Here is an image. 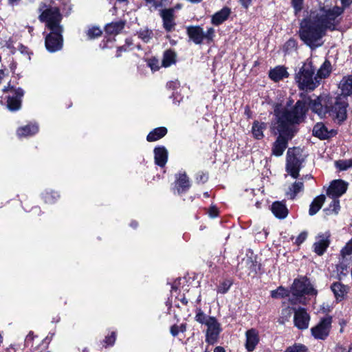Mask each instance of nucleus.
<instances>
[{
	"label": "nucleus",
	"instance_id": "obj_20",
	"mask_svg": "<svg viewBox=\"0 0 352 352\" xmlns=\"http://www.w3.org/2000/svg\"><path fill=\"white\" fill-rule=\"evenodd\" d=\"M155 162L157 165L164 167L168 160V151L164 146L156 147L154 149Z\"/></svg>",
	"mask_w": 352,
	"mask_h": 352
},
{
	"label": "nucleus",
	"instance_id": "obj_4",
	"mask_svg": "<svg viewBox=\"0 0 352 352\" xmlns=\"http://www.w3.org/2000/svg\"><path fill=\"white\" fill-rule=\"evenodd\" d=\"M41 21L45 22L51 32L45 37V47L50 52L60 50L63 45L62 28L60 26L61 15L56 8L45 10L40 15Z\"/></svg>",
	"mask_w": 352,
	"mask_h": 352
},
{
	"label": "nucleus",
	"instance_id": "obj_62",
	"mask_svg": "<svg viewBox=\"0 0 352 352\" xmlns=\"http://www.w3.org/2000/svg\"><path fill=\"white\" fill-rule=\"evenodd\" d=\"M30 337V333L28 336H27V339H29Z\"/></svg>",
	"mask_w": 352,
	"mask_h": 352
},
{
	"label": "nucleus",
	"instance_id": "obj_12",
	"mask_svg": "<svg viewBox=\"0 0 352 352\" xmlns=\"http://www.w3.org/2000/svg\"><path fill=\"white\" fill-rule=\"evenodd\" d=\"M245 347L248 352L253 351L260 341L258 331L254 328H251L245 332Z\"/></svg>",
	"mask_w": 352,
	"mask_h": 352
},
{
	"label": "nucleus",
	"instance_id": "obj_54",
	"mask_svg": "<svg viewBox=\"0 0 352 352\" xmlns=\"http://www.w3.org/2000/svg\"><path fill=\"white\" fill-rule=\"evenodd\" d=\"M214 352H226L225 349L221 346H217L214 349Z\"/></svg>",
	"mask_w": 352,
	"mask_h": 352
},
{
	"label": "nucleus",
	"instance_id": "obj_45",
	"mask_svg": "<svg viewBox=\"0 0 352 352\" xmlns=\"http://www.w3.org/2000/svg\"><path fill=\"white\" fill-rule=\"evenodd\" d=\"M116 341V333L115 332H112L110 336H107L105 338L104 342L107 345L111 346L114 344Z\"/></svg>",
	"mask_w": 352,
	"mask_h": 352
},
{
	"label": "nucleus",
	"instance_id": "obj_17",
	"mask_svg": "<svg viewBox=\"0 0 352 352\" xmlns=\"http://www.w3.org/2000/svg\"><path fill=\"white\" fill-rule=\"evenodd\" d=\"M190 186V181L186 173H180L176 175L175 188L178 193L186 192Z\"/></svg>",
	"mask_w": 352,
	"mask_h": 352
},
{
	"label": "nucleus",
	"instance_id": "obj_28",
	"mask_svg": "<svg viewBox=\"0 0 352 352\" xmlns=\"http://www.w3.org/2000/svg\"><path fill=\"white\" fill-rule=\"evenodd\" d=\"M167 133V129L165 127H158L151 131L147 137L146 140L148 142H154L163 138Z\"/></svg>",
	"mask_w": 352,
	"mask_h": 352
},
{
	"label": "nucleus",
	"instance_id": "obj_13",
	"mask_svg": "<svg viewBox=\"0 0 352 352\" xmlns=\"http://www.w3.org/2000/svg\"><path fill=\"white\" fill-rule=\"evenodd\" d=\"M12 95H9L8 98V107L11 111H16L21 108V98L24 95L22 89L18 88L12 91Z\"/></svg>",
	"mask_w": 352,
	"mask_h": 352
},
{
	"label": "nucleus",
	"instance_id": "obj_9",
	"mask_svg": "<svg viewBox=\"0 0 352 352\" xmlns=\"http://www.w3.org/2000/svg\"><path fill=\"white\" fill-rule=\"evenodd\" d=\"M348 188V184L342 179H336L331 182L327 190V195L331 198H338L344 195Z\"/></svg>",
	"mask_w": 352,
	"mask_h": 352
},
{
	"label": "nucleus",
	"instance_id": "obj_44",
	"mask_svg": "<svg viewBox=\"0 0 352 352\" xmlns=\"http://www.w3.org/2000/svg\"><path fill=\"white\" fill-rule=\"evenodd\" d=\"M307 233L306 232H301L296 238V244L298 245H300L302 243H303L305 239H307Z\"/></svg>",
	"mask_w": 352,
	"mask_h": 352
},
{
	"label": "nucleus",
	"instance_id": "obj_59",
	"mask_svg": "<svg viewBox=\"0 0 352 352\" xmlns=\"http://www.w3.org/2000/svg\"><path fill=\"white\" fill-rule=\"evenodd\" d=\"M182 302L184 304V305H186L188 303V300L186 299V298H183L182 299Z\"/></svg>",
	"mask_w": 352,
	"mask_h": 352
},
{
	"label": "nucleus",
	"instance_id": "obj_49",
	"mask_svg": "<svg viewBox=\"0 0 352 352\" xmlns=\"http://www.w3.org/2000/svg\"><path fill=\"white\" fill-rule=\"evenodd\" d=\"M239 2L242 7H243L245 9H248L252 3V0H239Z\"/></svg>",
	"mask_w": 352,
	"mask_h": 352
},
{
	"label": "nucleus",
	"instance_id": "obj_7",
	"mask_svg": "<svg viewBox=\"0 0 352 352\" xmlns=\"http://www.w3.org/2000/svg\"><path fill=\"white\" fill-rule=\"evenodd\" d=\"M331 317H325L311 329V335L317 340H324L329 334L331 328Z\"/></svg>",
	"mask_w": 352,
	"mask_h": 352
},
{
	"label": "nucleus",
	"instance_id": "obj_5",
	"mask_svg": "<svg viewBox=\"0 0 352 352\" xmlns=\"http://www.w3.org/2000/svg\"><path fill=\"white\" fill-rule=\"evenodd\" d=\"M315 69L311 62L303 64L296 75V81L300 89L314 90L318 85V80L314 76Z\"/></svg>",
	"mask_w": 352,
	"mask_h": 352
},
{
	"label": "nucleus",
	"instance_id": "obj_40",
	"mask_svg": "<svg viewBox=\"0 0 352 352\" xmlns=\"http://www.w3.org/2000/svg\"><path fill=\"white\" fill-rule=\"evenodd\" d=\"M204 39L207 41V43H210L213 40V37L214 36V30L213 28H208L206 32H204Z\"/></svg>",
	"mask_w": 352,
	"mask_h": 352
},
{
	"label": "nucleus",
	"instance_id": "obj_16",
	"mask_svg": "<svg viewBox=\"0 0 352 352\" xmlns=\"http://www.w3.org/2000/svg\"><path fill=\"white\" fill-rule=\"evenodd\" d=\"M173 9L163 10L161 12V16L163 19L164 28L168 32H170L175 25V23L174 22L173 19Z\"/></svg>",
	"mask_w": 352,
	"mask_h": 352
},
{
	"label": "nucleus",
	"instance_id": "obj_19",
	"mask_svg": "<svg viewBox=\"0 0 352 352\" xmlns=\"http://www.w3.org/2000/svg\"><path fill=\"white\" fill-rule=\"evenodd\" d=\"M231 14V10L228 7H223L212 16L211 22L214 25H219L228 19Z\"/></svg>",
	"mask_w": 352,
	"mask_h": 352
},
{
	"label": "nucleus",
	"instance_id": "obj_6",
	"mask_svg": "<svg viewBox=\"0 0 352 352\" xmlns=\"http://www.w3.org/2000/svg\"><path fill=\"white\" fill-rule=\"evenodd\" d=\"M291 297L289 301L292 304L305 303L304 295L316 296L317 291L306 280L296 279L291 287Z\"/></svg>",
	"mask_w": 352,
	"mask_h": 352
},
{
	"label": "nucleus",
	"instance_id": "obj_11",
	"mask_svg": "<svg viewBox=\"0 0 352 352\" xmlns=\"http://www.w3.org/2000/svg\"><path fill=\"white\" fill-rule=\"evenodd\" d=\"M294 325L299 329H306L309 327V315L303 308L294 309Z\"/></svg>",
	"mask_w": 352,
	"mask_h": 352
},
{
	"label": "nucleus",
	"instance_id": "obj_27",
	"mask_svg": "<svg viewBox=\"0 0 352 352\" xmlns=\"http://www.w3.org/2000/svg\"><path fill=\"white\" fill-rule=\"evenodd\" d=\"M325 201V196L323 195L316 197L311 203L309 210V214L311 216L316 214L322 206Z\"/></svg>",
	"mask_w": 352,
	"mask_h": 352
},
{
	"label": "nucleus",
	"instance_id": "obj_3",
	"mask_svg": "<svg viewBox=\"0 0 352 352\" xmlns=\"http://www.w3.org/2000/svg\"><path fill=\"white\" fill-rule=\"evenodd\" d=\"M305 107L303 116L309 107L313 112L317 113L320 118H323L327 113L339 122L344 121L346 118V108L348 102L344 97H338L333 102L331 98L327 96H318L315 98H307L304 100H298ZM304 117H302V119Z\"/></svg>",
	"mask_w": 352,
	"mask_h": 352
},
{
	"label": "nucleus",
	"instance_id": "obj_1",
	"mask_svg": "<svg viewBox=\"0 0 352 352\" xmlns=\"http://www.w3.org/2000/svg\"><path fill=\"white\" fill-rule=\"evenodd\" d=\"M342 12L343 9L338 6L311 11L300 23V39L312 49L321 46L322 38L327 30L332 31L336 28Z\"/></svg>",
	"mask_w": 352,
	"mask_h": 352
},
{
	"label": "nucleus",
	"instance_id": "obj_42",
	"mask_svg": "<svg viewBox=\"0 0 352 352\" xmlns=\"http://www.w3.org/2000/svg\"><path fill=\"white\" fill-rule=\"evenodd\" d=\"M59 197L57 192H53L51 194L46 193L44 196L45 201L47 203H52Z\"/></svg>",
	"mask_w": 352,
	"mask_h": 352
},
{
	"label": "nucleus",
	"instance_id": "obj_56",
	"mask_svg": "<svg viewBox=\"0 0 352 352\" xmlns=\"http://www.w3.org/2000/svg\"><path fill=\"white\" fill-rule=\"evenodd\" d=\"M284 312H286V313L288 314V316H289V317H290L291 314H292V313H291V309H289V308H287V309H285L283 311V314Z\"/></svg>",
	"mask_w": 352,
	"mask_h": 352
},
{
	"label": "nucleus",
	"instance_id": "obj_30",
	"mask_svg": "<svg viewBox=\"0 0 352 352\" xmlns=\"http://www.w3.org/2000/svg\"><path fill=\"white\" fill-rule=\"evenodd\" d=\"M176 62V54L174 51L168 50L164 52L162 62V66L168 67Z\"/></svg>",
	"mask_w": 352,
	"mask_h": 352
},
{
	"label": "nucleus",
	"instance_id": "obj_32",
	"mask_svg": "<svg viewBox=\"0 0 352 352\" xmlns=\"http://www.w3.org/2000/svg\"><path fill=\"white\" fill-rule=\"evenodd\" d=\"M331 289L334 294L336 298H342L346 294L347 290L346 286L340 283H335L331 286Z\"/></svg>",
	"mask_w": 352,
	"mask_h": 352
},
{
	"label": "nucleus",
	"instance_id": "obj_57",
	"mask_svg": "<svg viewBox=\"0 0 352 352\" xmlns=\"http://www.w3.org/2000/svg\"><path fill=\"white\" fill-rule=\"evenodd\" d=\"M122 50L125 51V50H126V49H125V48H124V47H121L118 48V53H117L116 56H120V55L119 52L122 51Z\"/></svg>",
	"mask_w": 352,
	"mask_h": 352
},
{
	"label": "nucleus",
	"instance_id": "obj_50",
	"mask_svg": "<svg viewBox=\"0 0 352 352\" xmlns=\"http://www.w3.org/2000/svg\"><path fill=\"white\" fill-rule=\"evenodd\" d=\"M179 332V327L177 325H173L170 327V333L173 336H176L178 335Z\"/></svg>",
	"mask_w": 352,
	"mask_h": 352
},
{
	"label": "nucleus",
	"instance_id": "obj_37",
	"mask_svg": "<svg viewBox=\"0 0 352 352\" xmlns=\"http://www.w3.org/2000/svg\"><path fill=\"white\" fill-rule=\"evenodd\" d=\"M102 34L101 30L98 27H93L88 30L87 36L89 38H95L100 36Z\"/></svg>",
	"mask_w": 352,
	"mask_h": 352
},
{
	"label": "nucleus",
	"instance_id": "obj_35",
	"mask_svg": "<svg viewBox=\"0 0 352 352\" xmlns=\"http://www.w3.org/2000/svg\"><path fill=\"white\" fill-rule=\"evenodd\" d=\"M214 318V317L206 316L201 310H199L195 316V319L198 322L204 324L206 325L208 324V321H209V319H213Z\"/></svg>",
	"mask_w": 352,
	"mask_h": 352
},
{
	"label": "nucleus",
	"instance_id": "obj_60",
	"mask_svg": "<svg viewBox=\"0 0 352 352\" xmlns=\"http://www.w3.org/2000/svg\"><path fill=\"white\" fill-rule=\"evenodd\" d=\"M348 352H352V344L351 345Z\"/></svg>",
	"mask_w": 352,
	"mask_h": 352
},
{
	"label": "nucleus",
	"instance_id": "obj_51",
	"mask_svg": "<svg viewBox=\"0 0 352 352\" xmlns=\"http://www.w3.org/2000/svg\"><path fill=\"white\" fill-rule=\"evenodd\" d=\"M197 179L203 183L206 182L208 179V176L206 174L201 173L197 175Z\"/></svg>",
	"mask_w": 352,
	"mask_h": 352
},
{
	"label": "nucleus",
	"instance_id": "obj_58",
	"mask_svg": "<svg viewBox=\"0 0 352 352\" xmlns=\"http://www.w3.org/2000/svg\"><path fill=\"white\" fill-rule=\"evenodd\" d=\"M138 223L136 222H131V226L133 228L137 226Z\"/></svg>",
	"mask_w": 352,
	"mask_h": 352
},
{
	"label": "nucleus",
	"instance_id": "obj_8",
	"mask_svg": "<svg viewBox=\"0 0 352 352\" xmlns=\"http://www.w3.org/2000/svg\"><path fill=\"white\" fill-rule=\"evenodd\" d=\"M302 162L294 154V150L289 148L287 153L286 171L293 178L296 179L299 176Z\"/></svg>",
	"mask_w": 352,
	"mask_h": 352
},
{
	"label": "nucleus",
	"instance_id": "obj_21",
	"mask_svg": "<svg viewBox=\"0 0 352 352\" xmlns=\"http://www.w3.org/2000/svg\"><path fill=\"white\" fill-rule=\"evenodd\" d=\"M289 74L287 69L283 66H277L274 69H271L269 72L270 78L275 81L278 82L288 76Z\"/></svg>",
	"mask_w": 352,
	"mask_h": 352
},
{
	"label": "nucleus",
	"instance_id": "obj_43",
	"mask_svg": "<svg viewBox=\"0 0 352 352\" xmlns=\"http://www.w3.org/2000/svg\"><path fill=\"white\" fill-rule=\"evenodd\" d=\"M139 36L146 43L148 42L151 38V32L148 30H143L140 32Z\"/></svg>",
	"mask_w": 352,
	"mask_h": 352
},
{
	"label": "nucleus",
	"instance_id": "obj_39",
	"mask_svg": "<svg viewBox=\"0 0 352 352\" xmlns=\"http://www.w3.org/2000/svg\"><path fill=\"white\" fill-rule=\"evenodd\" d=\"M332 199H333L332 203L329 205V208L328 209V210L331 211L332 212L337 214L340 208V201L338 200V198H332Z\"/></svg>",
	"mask_w": 352,
	"mask_h": 352
},
{
	"label": "nucleus",
	"instance_id": "obj_18",
	"mask_svg": "<svg viewBox=\"0 0 352 352\" xmlns=\"http://www.w3.org/2000/svg\"><path fill=\"white\" fill-rule=\"evenodd\" d=\"M339 88L342 92L340 97H344L348 102L346 96L352 95V76L343 77L339 84Z\"/></svg>",
	"mask_w": 352,
	"mask_h": 352
},
{
	"label": "nucleus",
	"instance_id": "obj_55",
	"mask_svg": "<svg viewBox=\"0 0 352 352\" xmlns=\"http://www.w3.org/2000/svg\"><path fill=\"white\" fill-rule=\"evenodd\" d=\"M19 1V0H8L9 3L12 6L16 5Z\"/></svg>",
	"mask_w": 352,
	"mask_h": 352
},
{
	"label": "nucleus",
	"instance_id": "obj_22",
	"mask_svg": "<svg viewBox=\"0 0 352 352\" xmlns=\"http://www.w3.org/2000/svg\"><path fill=\"white\" fill-rule=\"evenodd\" d=\"M272 212L278 219H284L288 214V210L286 206L280 201H276L272 204Z\"/></svg>",
	"mask_w": 352,
	"mask_h": 352
},
{
	"label": "nucleus",
	"instance_id": "obj_31",
	"mask_svg": "<svg viewBox=\"0 0 352 352\" xmlns=\"http://www.w3.org/2000/svg\"><path fill=\"white\" fill-rule=\"evenodd\" d=\"M124 27V23L122 21L113 22L106 25L105 31L109 34H118Z\"/></svg>",
	"mask_w": 352,
	"mask_h": 352
},
{
	"label": "nucleus",
	"instance_id": "obj_29",
	"mask_svg": "<svg viewBox=\"0 0 352 352\" xmlns=\"http://www.w3.org/2000/svg\"><path fill=\"white\" fill-rule=\"evenodd\" d=\"M266 127V124L264 122H259L258 121L254 122L252 128V132L254 137L258 140L263 138V131Z\"/></svg>",
	"mask_w": 352,
	"mask_h": 352
},
{
	"label": "nucleus",
	"instance_id": "obj_52",
	"mask_svg": "<svg viewBox=\"0 0 352 352\" xmlns=\"http://www.w3.org/2000/svg\"><path fill=\"white\" fill-rule=\"evenodd\" d=\"M147 3L152 4L155 8L161 6V3L157 2V0H145Z\"/></svg>",
	"mask_w": 352,
	"mask_h": 352
},
{
	"label": "nucleus",
	"instance_id": "obj_26",
	"mask_svg": "<svg viewBox=\"0 0 352 352\" xmlns=\"http://www.w3.org/2000/svg\"><path fill=\"white\" fill-rule=\"evenodd\" d=\"M313 135L320 139H327L331 136L330 132L322 123H317L313 129Z\"/></svg>",
	"mask_w": 352,
	"mask_h": 352
},
{
	"label": "nucleus",
	"instance_id": "obj_10",
	"mask_svg": "<svg viewBox=\"0 0 352 352\" xmlns=\"http://www.w3.org/2000/svg\"><path fill=\"white\" fill-rule=\"evenodd\" d=\"M206 340L209 344H214L221 331V325L215 318L208 321Z\"/></svg>",
	"mask_w": 352,
	"mask_h": 352
},
{
	"label": "nucleus",
	"instance_id": "obj_14",
	"mask_svg": "<svg viewBox=\"0 0 352 352\" xmlns=\"http://www.w3.org/2000/svg\"><path fill=\"white\" fill-rule=\"evenodd\" d=\"M329 233L320 234L317 236L316 241L314 244V252L318 255H322L329 245Z\"/></svg>",
	"mask_w": 352,
	"mask_h": 352
},
{
	"label": "nucleus",
	"instance_id": "obj_47",
	"mask_svg": "<svg viewBox=\"0 0 352 352\" xmlns=\"http://www.w3.org/2000/svg\"><path fill=\"white\" fill-rule=\"evenodd\" d=\"M293 6L296 12L302 9V0H292Z\"/></svg>",
	"mask_w": 352,
	"mask_h": 352
},
{
	"label": "nucleus",
	"instance_id": "obj_46",
	"mask_svg": "<svg viewBox=\"0 0 352 352\" xmlns=\"http://www.w3.org/2000/svg\"><path fill=\"white\" fill-rule=\"evenodd\" d=\"M342 252L343 254H350L352 253V239L346 243Z\"/></svg>",
	"mask_w": 352,
	"mask_h": 352
},
{
	"label": "nucleus",
	"instance_id": "obj_61",
	"mask_svg": "<svg viewBox=\"0 0 352 352\" xmlns=\"http://www.w3.org/2000/svg\"><path fill=\"white\" fill-rule=\"evenodd\" d=\"M3 74V72L0 71V78H2Z\"/></svg>",
	"mask_w": 352,
	"mask_h": 352
},
{
	"label": "nucleus",
	"instance_id": "obj_25",
	"mask_svg": "<svg viewBox=\"0 0 352 352\" xmlns=\"http://www.w3.org/2000/svg\"><path fill=\"white\" fill-rule=\"evenodd\" d=\"M331 72V65L329 60H325L320 66L315 76L316 79L318 80V85L322 79L328 77Z\"/></svg>",
	"mask_w": 352,
	"mask_h": 352
},
{
	"label": "nucleus",
	"instance_id": "obj_36",
	"mask_svg": "<svg viewBox=\"0 0 352 352\" xmlns=\"http://www.w3.org/2000/svg\"><path fill=\"white\" fill-rule=\"evenodd\" d=\"M232 283L229 280H225L223 283H221L217 289V292L221 294H226L231 287Z\"/></svg>",
	"mask_w": 352,
	"mask_h": 352
},
{
	"label": "nucleus",
	"instance_id": "obj_53",
	"mask_svg": "<svg viewBox=\"0 0 352 352\" xmlns=\"http://www.w3.org/2000/svg\"><path fill=\"white\" fill-rule=\"evenodd\" d=\"M343 6H349L351 3L352 0H340Z\"/></svg>",
	"mask_w": 352,
	"mask_h": 352
},
{
	"label": "nucleus",
	"instance_id": "obj_34",
	"mask_svg": "<svg viewBox=\"0 0 352 352\" xmlns=\"http://www.w3.org/2000/svg\"><path fill=\"white\" fill-rule=\"evenodd\" d=\"M336 166L340 170H345L352 167V160H342L335 162Z\"/></svg>",
	"mask_w": 352,
	"mask_h": 352
},
{
	"label": "nucleus",
	"instance_id": "obj_24",
	"mask_svg": "<svg viewBox=\"0 0 352 352\" xmlns=\"http://www.w3.org/2000/svg\"><path fill=\"white\" fill-rule=\"evenodd\" d=\"M304 184L301 180L294 182L292 185L288 187L286 190V195L290 199H294L298 192L303 190Z\"/></svg>",
	"mask_w": 352,
	"mask_h": 352
},
{
	"label": "nucleus",
	"instance_id": "obj_48",
	"mask_svg": "<svg viewBox=\"0 0 352 352\" xmlns=\"http://www.w3.org/2000/svg\"><path fill=\"white\" fill-rule=\"evenodd\" d=\"M209 216L214 218L218 215V210L216 207H211L208 211Z\"/></svg>",
	"mask_w": 352,
	"mask_h": 352
},
{
	"label": "nucleus",
	"instance_id": "obj_33",
	"mask_svg": "<svg viewBox=\"0 0 352 352\" xmlns=\"http://www.w3.org/2000/svg\"><path fill=\"white\" fill-rule=\"evenodd\" d=\"M271 296L274 298H284L288 296L289 299L291 297L290 292L283 287H279L275 290L271 292Z\"/></svg>",
	"mask_w": 352,
	"mask_h": 352
},
{
	"label": "nucleus",
	"instance_id": "obj_23",
	"mask_svg": "<svg viewBox=\"0 0 352 352\" xmlns=\"http://www.w3.org/2000/svg\"><path fill=\"white\" fill-rule=\"evenodd\" d=\"M38 131V126L36 124H28L20 127L17 130V135L20 138H26L36 134Z\"/></svg>",
	"mask_w": 352,
	"mask_h": 352
},
{
	"label": "nucleus",
	"instance_id": "obj_41",
	"mask_svg": "<svg viewBox=\"0 0 352 352\" xmlns=\"http://www.w3.org/2000/svg\"><path fill=\"white\" fill-rule=\"evenodd\" d=\"M148 65L153 71H157L160 68V61L156 58L149 59Z\"/></svg>",
	"mask_w": 352,
	"mask_h": 352
},
{
	"label": "nucleus",
	"instance_id": "obj_15",
	"mask_svg": "<svg viewBox=\"0 0 352 352\" xmlns=\"http://www.w3.org/2000/svg\"><path fill=\"white\" fill-rule=\"evenodd\" d=\"M187 34L195 44L199 45L205 40L204 30L200 26H189L187 28Z\"/></svg>",
	"mask_w": 352,
	"mask_h": 352
},
{
	"label": "nucleus",
	"instance_id": "obj_2",
	"mask_svg": "<svg viewBox=\"0 0 352 352\" xmlns=\"http://www.w3.org/2000/svg\"><path fill=\"white\" fill-rule=\"evenodd\" d=\"M282 107L280 104L276 106L274 113L277 118L276 129L278 136L274 142L272 152L275 156H281L286 148L287 143L294 135V124H298L302 121L305 112V107L302 102H296L293 107Z\"/></svg>",
	"mask_w": 352,
	"mask_h": 352
},
{
	"label": "nucleus",
	"instance_id": "obj_38",
	"mask_svg": "<svg viewBox=\"0 0 352 352\" xmlns=\"http://www.w3.org/2000/svg\"><path fill=\"white\" fill-rule=\"evenodd\" d=\"M285 352H307V349L302 344H294L288 347Z\"/></svg>",
	"mask_w": 352,
	"mask_h": 352
}]
</instances>
